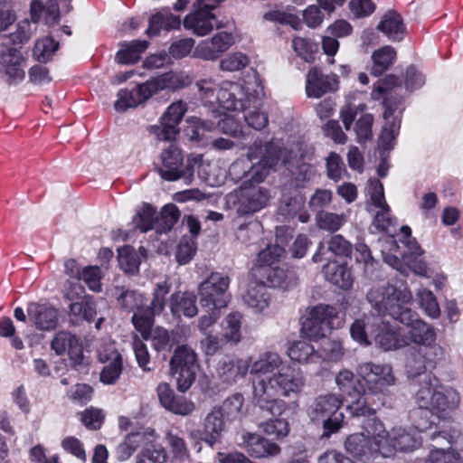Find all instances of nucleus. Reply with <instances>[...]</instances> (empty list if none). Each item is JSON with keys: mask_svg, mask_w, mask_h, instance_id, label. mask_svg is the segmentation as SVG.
Here are the masks:
<instances>
[{"mask_svg": "<svg viewBox=\"0 0 463 463\" xmlns=\"http://www.w3.org/2000/svg\"><path fill=\"white\" fill-rule=\"evenodd\" d=\"M250 364L252 379V401L273 415H281L288 404L279 397L297 398L305 386L301 372L284 366L282 356L273 351L260 353Z\"/></svg>", "mask_w": 463, "mask_h": 463, "instance_id": "f257e3e1", "label": "nucleus"}, {"mask_svg": "<svg viewBox=\"0 0 463 463\" xmlns=\"http://www.w3.org/2000/svg\"><path fill=\"white\" fill-rule=\"evenodd\" d=\"M367 298L376 308L387 310L391 317L407 327L402 335L406 346L411 344L420 346L436 342L435 328L408 307L412 300V295L406 285L386 283L374 287L367 293Z\"/></svg>", "mask_w": 463, "mask_h": 463, "instance_id": "f03ea898", "label": "nucleus"}, {"mask_svg": "<svg viewBox=\"0 0 463 463\" xmlns=\"http://www.w3.org/2000/svg\"><path fill=\"white\" fill-rule=\"evenodd\" d=\"M373 311L356 319L350 327L352 338L361 345H370L373 341L384 351L398 350L406 346L401 327L385 320L387 310H380L372 303Z\"/></svg>", "mask_w": 463, "mask_h": 463, "instance_id": "7ed1b4c3", "label": "nucleus"}, {"mask_svg": "<svg viewBox=\"0 0 463 463\" xmlns=\"http://www.w3.org/2000/svg\"><path fill=\"white\" fill-rule=\"evenodd\" d=\"M201 97L211 104L214 100L219 106L227 110L240 111L259 103L262 89L257 81L241 84L236 81H222L216 92L214 82L211 80H202L197 82Z\"/></svg>", "mask_w": 463, "mask_h": 463, "instance_id": "20e7f679", "label": "nucleus"}, {"mask_svg": "<svg viewBox=\"0 0 463 463\" xmlns=\"http://www.w3.org/2000/svg\"><path fill=\"white\" fill-rule=\"evenodd\" d=\"M414 400L420 410H428L440 420H449L459 406L460 395L457 390L442 386L434 374L427 373L420 382Z\"/></svg>", "mask_w": 463, "mask_h": 463, "instance_id": "39448f33", "label": "nucleus"}, {"mask_svg": "<svg viewBox=\"0 0 463 463\" xmlns=\"http://www.w3.org/2000/svg\"><path fill=\"white\" fill-rule=\"evenodd\" d=\"M191 82L188 75L183 72H165L154 77L132 90H120L114 107L117 111L123 112L130 108H137L146 103L151 97L162 90H176Z\"/></svg>", "mask_w": 463, "mask_h": 463, "instance_id": "423d86ee", "label": "nucleus"}, {"mask_svg": "<svg viewBox=\"0 0 463 463\" xmlns=\"http://www.w3.org/2000/svg\"><path fill=\"white\" fill-rule=\"evenodd\" d=\"M363 432L348 436L345 448L348 454L364 463L376 456L389 458L391 448L382 442L383 423L376 418H370L363 423Z\"/></svg>", "mask_w": 463, "mask_h": 463, "instance_id": "0eeeda50", "label": "nucleus"}, {"mask_svg": "<svg viewBox=\"0 0 463 463\" xmlns=\"http://www.w3.org/2000/svg\"><path fill=\"white\" fill-rule=\"evenodd\" d=\"M343 402L341 394L328 392L315 397L307 407L309 420L313 423L323 425L324 437L328 438L342 428L345 416L339 410Z\"/></svg>", "mask_w": 463, "mask_h": 463, "instance_id": "6e6552de", "label": "nucleus"}, {"mask_svg": "<svg viewBox=\"0 0 463 463\" xmlns=\"http://www.w3.org/2000/svg\"><path fill=\"white\" fill-rule=\"evenodd\" d=\"M230 278L220 272H212L198 286L199 303L205 310H221L230 302L228 288Z\"/></svg>", "mask_w": 463, "mask_h": 463, "instance_id": "1a4fd4ad", "label": "nucleus"}, {"mask_svg": "<svg viewBox=\"0 0 463 463\" xmlns=\"http://www.w3.org/2000/svg\"><path fill=\"white\" fill-rule=\"evenodd\" d=\"M192 161L188 159L184 164L182 149L176 145L171 144L160 153L156 170L165 181L173 182L184 178L187 184H190L194 176Z\"/></svg>", "mask_w": 463, "mask_h": 463, "instance_id": "9d476101", "label": "nucleus"}, {"mask_svg": "<svg viewBox=\"0 0 463 463\" xmlns=\"http://www.w3.org/2000/svg\"><path fill=\"white\" fill-rule=\"evenodd\" d=\"M356 372L361 391L372 395L384 393L395 382L392 369L388 364L364 363L358 365Z\"/></svg>", "mask_w": 463, "mask_h": 463, "instance_id": "9b49d317", "label": "nucleus"}, {"mask_svg": "<svg viewBox=\"0 0 463 463\" xmlns=\"http://www.w3.org/2000/svg\"><path fill=\"white\" fill-rule=\"evenodd\" d=\"M188 110V104L181 99L171 103L163 112L158 123L148 128V132L157 141H175L181 132L180 124Z\"/></svg>", "mask_w": 463, "mask_h": 463, "instance_id": "f8f14e48", "label": "nucleus"}, {"mask_svg": "<svg viewBox=\"0 0 463 463\" xmlns=\"http://www.w3.org/2000/svg\"><path fill=\"white\" fill-rule=\"evenodd\" d=\"M199 367L197 354L187 345L178 346L170 360L171 373L176 376L180 392H186L194 383Z\"/></svg>", "mask_w": 463, "mask_h": 463, "instance_id": "ddd939ff", "label": "nucleus"}, {"mask_svg": "<svg viewBox=\"0 0 463 463\" xmlns=\"http://www.w3.org/2000/svg\"><path fill=\"white\" fill-rule=\"evenodd\" d=\"M170 289L171 284L167 279L156 282L152 292L151 302L148 306H146L145 314H133L132 323L135 328L141 334L142 337H148L149 330L154 325V317L164 311L166 304V297Z\"/></svg>", "mask_w": 463, "mask_h": 463, "instance_id": "4468645a", "label": "nucleus"}, {"mask_svg": "<svg viewBox=\"0 0 463 463\" xmlns=\"http://www.w3.org/2000/svg\"><path fill=\"white\" fill-rule=\"evenodd\" d=\"M337 315L336 308L329 305L320 304L310 308L302 322V333L313 340L325 337L335 327Z\"/></svg>", "mask_w": 463, "mask_h": 463, "instance_id": "2eb2a0df", "label": "nucleus"}, {"mask_svg": "<svg viewBox=\"0 0 463 463\" xmlns=\"http://www.w3.org/2000/svg\"><path fill=\"white\" fill-rule=\"evenodd\" d=\"M279 162L278 156H265L257 163H249L246 159H237L230 166V175L236 179L245 178L247 184L262 183Z\"/></svg>", "mask_w": 463, "mask_h": 463, "instance_id": "dca6fc26", "label": "nucleus"}, {"mask_svg": "<svg viewBox=\"0 0 463 463\" xmlns=\"http://www.w3.org/2000/svg\"><path fill=\"white\" fill-rule=\"evenodd\" d=\"M213 5L206 4L205 0H196L194 4V11L184 19V27L197 36L203 37L209 34L214 27L221 28L216 16L213 14Z\"/></svg>", "mask_w": 463, "mask_h": 463, "instance_id": "f3484780", "label": "nucleus"}, {"mask_svg": "<svg viewBox=\"0 0 463 463\" xmlns=\"http://www.w3.org/2000/svg\"><path fill=\"white\" fill-rule=\"evenodd\" d=\"M365 105L361 104L356 109L347 106L342 109L340 116L346 130H350L352 124L355 121L354 131L356 135V141L363 144L373 137V117L372 114L364 113Z\"/></svg>", "mask_w": 463, "mask_h": 463, "instance_id": "a211bd4d", "label": "nucleus"}, {"mask_svg": "<svg viewBox=\"0 0 463 463\" xmlns=\"http://www.w3.org/2000/svg\"><path fill=\"white\" fill-rule=\"evenodd\" d=\"M84 292V288L79 283H75L65 293V297L73 301L69 307V315L75 322L83 320L91 322L97 316V307L93 298L91 296L81 297Z\"/></svg>", "mask_w": 463, "mask_h": 463, "instance_id": "6ab92c4d", "label": "nucleus"}, {"mask_svg": "<svg viewBox=\"0 0 463 463\" xmlns=\"http://www.w3.org/2000/svg\"><path fill=\"white\" fill-rule=\"evenodd\" d=\"M239 209L242 214H250L265 208L271 198L269 190L258 184L243 182L239 192Z\"/></svg>", "mask_w": 463, "mask_h": 463, "instance_id": "aec40b11", "label": "nucleus"}, {"mask_svg": "<svg viewBox=\"0 0 463 463\" xmlns=\"http://www.w3.org/2000/svg\"><path fill=\"white\" fill-rule=\"evenodd\" d=\"M235 43L232 33L221 32L203 40L194 48V55L205 61H214L229 50Z\"/></svg>", "mask_w": 463, "mask_h": 463, "instance_id": "412c9836", "label": "nucleus"}, {"mask_svg": "<svg viewBox=\"0 0 463 463\" xmlns=\"http://www.w3.org/2000/svg\"><path fill=\"white\" fill-rule=\"evenodd\" d=\"M382 442L391 448L390 457L396 451H409L417 449L420 445V437L412 432V430H407L402 427L392 428L390 431L383 426Z\"/></svg>", "mask_w": 463, "mask_h": 463, "instance_id": "4be33fe9", "label": "nucleus"}, {"mask_svg": "<svg viewBox=\"0 0 463 463\" xmlns=\"http://www.w3.org/2000/svg\"><path fill=\"white\" fill-rule=\"evenodd\" d=\"M241 440L240 446L255 458L275 457L281 452L278 444L257 433L245 431L241 433Z\"/></svg>", "mask_w": 463, "mask_h": 463, "instance_id": "5701e85b", "label": "nucleus"}, {"mask_svg": "<svg viewBox=\"0 0 463 463\" xmlns=\"http://www.w3.org/2000/svg\"><path fill=\"white\" fill-rule=\"evenodd\" d=\"M337 89L338 77L335 74L324 75L317 67L308 71L306 80V92L308 98L318 99Z\"/></svg>", "mask_w": 463, "mask_h": 463, "instance_id": "b1692460", "label": "nucleus"}, {"mask_svg": "<svg viewBox=\"0 0 463 463\" xmlns=\"http://www.w3.org/2000/svg\"><path fill=\"white\" fill-rule=\"evenodd\" d=\"M249 362L232 357H224L219 361L216 374L225 385H232L243 378L249 372Z\"/></svg>", "mask_w": 463, "mask_h": 463, "instance_id": "393cba45", "label": "nucleus"}, {"mask_svg": "<svg viewBox=\"0 0 463 463\" xmlns=\"http://www.w3.org/2000/svg\"><path fill=\"white\" fill-rule=\"evenodd\" d=\"M51 346L58 355L68 353L73 364H80L83 359L82 345L71 333L64 331L57 333L52 341Z\"/></svg>", "mask_w": 463, "mask_h": 463, "instance_id": "a878e982", "label": "nucleus"}, {"mask_svg": "<svg viewBox=\"0 0 463 463\" xmlns=\"http://www.w3.org/2000/svg\"><path fill=\"white\" fill-rule=\"evenodd\" d=\"M27 316L40 330L54 329L58 324V310L49 304L30 303Z\"/></svg>", "mask_w": 463, "mask_h": 463, "instance_id": "bb28decb", "label": "nucleus"}, {"mask_svg": "<svg viewBox=\"0 0 463 463\" xmlns=\"http://www.w3.org/2000/svg\"><path fill=\"white\" fill-rule=\"evenodd\" d=\"M384 107L385 110L383 116L386 123L380 136V146L388 150L392 147V143L400 129L402 109L398 106L392 108L386 99L384 100Z\"/></svg>", "mask_w": 463, "mask_h": 463, "instance_id": "cd10ccee", "label": "nucleus"}, {"mask_svg": "<svg viewBox=\"0 0 463 463\" xmlns=\"http://www.w3.org/2000/svg\"><path fill=\"white\" fill-rule=\"evenodd\" d=\"M305 197L300 193L294 195L284 194L280 200L278 213L285 220L298 217L301 222H307L309 214L305 209Z\"/></svg>", "mask_w": 463, "mask_h": 463, "instance_id": "c85d7f7f", "label": "nucleus"}, {"mask_svg": "<svg viewBox=\"0 0 463 463\" xmlns=\"http://www.w3.org/2000/svg\"><path fill=\"white\" fill-rule=\"evenodd\" d=\"M24 63L20 53L4 54L0 61V74L9 84H17L24 79Z\"/></svg>", "mask_w": 463, "mask_h": 463, "instance_id": "c756f323", "label": "nucleus"}, {"mask_svg": "<svg viewBox=\"0 0 463 463\" xmlns=\"http://www.w3.org/2000/svg\"><path fill=\"white\" fill-rule=\"evenodd\" d=\"M222 410L215 406L203 419V441L210 447H213L221 439L225 430V421Z\"/></svg>", "mask_w": 463, "mask_h": 463, "instance_id": "7c9ffc66", "label": "nucleus"}, {"mask_svg": "<svg viewBox=\"0 0 463 463\" xmlns=\"http://www.w3.org/2000/svg\"><path fill=\"white\" fill-rule=\"evenodd\" d=\"M244 303L260 313L266 309L270 303V294L262 283L250 282L242 297Z\"/></svg>", "mask_w": 463, "mask_h": 463, "instance_id": "2f4dec72", "label": "nucleus"}, {"mask_svg": "<svg viewBox=\"0 0 463 463\" xmlns=\"http://www.w3.org/2000/svg\"><path fill=\"white\" fill-rule=\"evenodd\" d=\"M377 29L394 42L402 40L406 33L402 15L393 10L383 14Z\"/></svg>", "mask_w": 463, "mask_h": 463, "instance_id": "473e14b6", "label": "nucleus"}, {"mask_svg": "<svg viewBox=\"0 0 463 463\" xmlns=\"http://www.w3.org/2000/svg\"><path fill=\"white\" fill-rule=\"evenodd\" d=\"M326 280L342 289H349L353 285V277L345 264L329 261L322 270Z\"/></svg>", "mask_w": 463, "mask_h": 463, "instance_id": "72a5a7b5", "label": "nucleus"}, {"mask_svg": "<svg viewBox=\"0 0 463 463\" xmlns=\"http://www.w3.org/2000/svg\"><path fill=\"white\" fill-rule=\"evenodd\" d=\"M170 310L174 316L194 317L198 313L196 298L191 292H175L170 297Z\"/></svg>", "mask_w": 463, "mask_h": 463, "instance_id": "f704fd0d", "label": "nucleus"}, {"mask_svg": "<svg viewBox=\"0 0 463 463\" xmlns=\"http://www.w3.org/2000/svg\"><path fill=\"white\" fill-rule=\"evenodd\" d=\"M254 276L260 278L263 285L274 288H288L290 285L288 275L279 265L263 266V268H255Z\"/></svg>", "mask_w": 463, "mask_h": 463, "instance_id": "c9c22d12", "label": "nucleus"}, {"mask_svg": "<svg viewBox=\"0 0 463 463\" xmlns=\"http://www.w3.org/2000/svg\"><path fill=\"white\" fill-rule=\"evenodd\" d=\"M51 2L52 0H50ZM55 2L54 5L51 4L48 8H45L43 3L41 0H32L30 4V15L31 19L34 24H37L43 15L44 14V19L46 24H54L58 23L60 19V9L58 5H60L63 12L68 13L64 7V3Z\"/></svg>", "mask_w": 463, "mask_h": 463, "instance_id": "e433bc0d", "label": "nucleus"}, {"mask_svg": "<svg viewBox=\"0 0 463 463\" xmlns=\"http://www.w3.org/2000/svg\"><path fill=\"white\" fill-rule=\"evenodd\" d=\"M243 316L240 312L229 313L222 323V339L226 343L237 345L241 340Z\"/></svg>", "mask_w": 463, "mask_h": 463, "instance_id": "4c0bfd02", "label": "nucleus"}, {"mask_svg": "<svg viewBox=\"0 0 463 463\" xmlns=\"http://www.w3.org/2000/svg\"><path fill=\"white\" fill-rule=\"evenodd\" d=\"M148 42L134 40L121 44L120 50L116 54V60L122 64H134L140 60L141 54L147 49Z\"/></svg>", "mask_w": 463, "mask_h": 463, "instance_id": "58836bf2", "label": "nucleus"}, {"mask_svg": "<svg viewBox=\"0 0 463 463\" xmlns=\"http://www.w3.org/2000/svg\"><path fill=\"white\" fill-rule=\"evenodd\" d=\"M289 358L300 364L317 363L320 355L315 347L306 341L295 342L288 350Z\"/></svg>", "mask_w": 463, "mask_h": 463, "instance_id": "ea45409f", "label": "nucleus"}, {"mask_svg": "<svg viewBox=\"0 0 463 463\" xmlns=\"http://www.w3.org/2000/svg\"><path fill=\"white\" fill-rule=\"evenodd\" d=\"M358 397L347 405V411L353 416L371 417L376 413L374 402L372 401L371 393L362 392L361 389L356 392Z\"/></svg>", "mask_w": 463, "mask_h": 463, "instance_id": "a19ab883", "label": "nucleus"}, {"mask_svg": "<svg viewBox=\"0 0 463 463\" xmlns=\"http://www.w3.org/2000/svg\"><path fill=\"white\" fill-rule=\"evenodd\" d=\"M118 302L120 307L128 311L145 314L146 298L137 290H123L118 297Z\"/></svg>", "mask_w": 463, "mask_h": 463, "instance_id": "79ce46f5", "label": "nucleus"}, {"mask_svg": "<svg viewBox=\"0 0 463 463\" xmlns=\"http://www.w3.org/2000/svg\"><path fill=\"white\" fill-rule=\"evenodd\" d=\"M396 52L391 46H384L373 53L372 74L382 75L394 61Z\"/></svg>", "mask_w": 463, "mask_h": 463, "instance_id": "37998d69", "label": "nucleus"}, {"mask_svg": "<svg viewBox=\"0 0 463 463\" xmlns=\"http://www.w3.org/2000/svg\"><path fill=\"white\" fill-rule=\"evenodd\" d=\"M348 221V214L321 212L317 215V226L325 231L335 232Z\"/></svg>", "mask_w": 463, "mask_h": 463, "instance_id": "c03bdc74", "label": "nucleus"}, {"mask_svg": "<svg viewBox=\"0 0 463 463\" xmlns=\"http://www.w3.org/2000/svg\"><path fill=\"white\" fill-rule=\"evenodd\" d=\"M244 398L241 393H234L226 398L221 406H218L222 410V417H225L228 420H235L240 419L243 412Z\"/></svg>", "mask_w": 463, "mask_h": 463, "instance_id": "a18cd8bd", "label": "nucleus"}, {"mask_svg": "<svg viewBox=\"0 0 463 463\" xmlns=\"http://www.w3.org/2000/svg\"><path fill=\"white\" fill-rule=\"evenodd\" d=\"M165 441L175 459L183 462L189 459V449L184 439L180 435L170 430L165 433Z\"/></svg>", "mask_w": 463, "mask_h": 463, "instance_id": "49530a36", "label": "nucleus"}, {"mask_svg": "<svg viewBox=\"0 0 463 463\" xmlns=\"http://www.w3.org/2000/svg\"><path fill=\"white\" fill-rule=\"evenodd\" d=\"M185 133L190 140L199 141L203 138L205 132H211L214 129V123L212 121H203L201 118L192 116L185 120Z\"/></svg>", "mask_w": 463, "mask_h": 463, "instance_id": "de8ad7c7", "label": "nucleus"}, {"mask_svg": "<svg viewBox=\"0 0 463 463\" xmlns=\"http://www.w3.org/2000/svg\"><path fill=\"white\" fill-rule=\"evenodd\" d=\"M58 48L59 43L51 36H46L37 40L33 54L37 61L46 62L52 59Z\"/></svg>", "mask_w": 463, "mask_h": 463, "instance_id": "09e8293b", "label": "nucleus"}, {"mask_svg": "<svg viewBox=\"0 0 463 463\" xmlns=\"http://www.w3.org/2000/svg\"><path fill=\"white\" fill-rule=\"evenodd\" d=\"M156 219V209L149 204H144L133 218V224L140 232H146L150 230H155Z\"/></svg>", "mask_w": 463, "mask_h": 463, "instance_id": "8fccbe9b", "label": "nucleus"}, {"mask_svg": "<svg viewBox=\"0 0 463 463\" xmlns=\"http://www.w3.org/2000/svg\"><path fill=\"white\" fill-rule=\"evenodd\" d=\"M118 260L119 267L126 273L135 274L138 271L140 259L130 246H125L118 250Z\"/></svg>", "mask_w": 463, "mask_h": 463, "instance_id": "3c124183", "label": "nucleus"}, {"mask_svg": "<svg viewBox=\"0 0 463 463\" xmlns=\"http://www.w3.org/2000/svg\"><path fill=\"white\" fill-rule=\"evenodd\" d=\"M420 307L430 318H438L440 316V308L434 294L427 288H420L417 292Z\"/></svg>", "mask_w": 463, "mask_h": 463, "instance_id": "603ef678", "label": "nucleus"}, {"mask_svg": "<svg viewBox=\"0 0 463 463\" xmlns=\"http://www.w3.org/2000/svg\"><path fill=\"white\" fill-rule=\"evenodd\" d=\"M285 255V250L279 244H269L262 250L258 256V266L256 268H263L267 265L275 266L279 264Z\"/></svg>", "mask_w": 463, "mask_h": 463, "instance_id": "864d4df0", "label": "nucleus"}, {"mask_svg": "<svg viewBox=\"0 0 463 463\" xmlns=\"http://www.w3.org/2000/svg\"><path fill=\"white\" fill-rule=\"evenodd\" d=\"M292 47L295 52L307 62H313L317 52L318 46L310 39L295 37L292 41Z\"/></svg>", "mask_w": 463, "mask_h": 463, "instance_id": "5fc2aeb1", "label": "nucleus"}, {"mask_svg": "<svg viewBox=\"0 0 463 463\" xmlns=\"http://www.w3.org/2000/svg\"><path fill=\"white\" fill-rule=\"evenodd\" d=\"M378 210L374 213L373 225L377 231L387 232L392 235L395 229V221L391 216L390 207L383 206L378 207Z\"/></svg>", "mask_w": 463, "mask_h": 463, "instance_id": "6e6d98bb", "label": "nucleus"}, {"mask_svg": "<svg viewBox=\"0 0 463 463\" xmlns=\"http://www.w3.org/2000/svg\"><path fill=\"white\" fill-rule=\"evenodd\" d=\"M335 382L342 394L350 396L360 390L358 379H355L354 373L347 369L341 370L335 375Z\"/></svg>", "mask_w": 463, "mask_h": 463, "instance_id": "4d7b16f0", "label": "nucleus"}, {"mask_svg": "<svg viewBox=\"0 0 463 463\" xmlns=\"http://www.w3.org/2000/svg\"><path fill=\"white\" fill-rule=\"evenodd\" d=\"M261 430L269 436L282 439L289 434V423L285 419H272L260 424Z\"/></svg>", "mask_w": 463, "mask_h": 463, "instance_id": "13d9d810", "label": "nucleus"}, {"mask_svg": "<svg viewBox=\"0 0 463 463\" xmlns=\"http://www.w3.org/2000/svg\"><path fill=\"white\" fill-rule=\"evenodd\" d=\"M418 350L430 368H434L436 364L444 358V349L441 345L436 344V342L424 344L419 346Z\"/></svg>", "mask_w": 463, "mask_h": 463, "instance_id": "bf43d9fd", "label": "nucleus"}, {"mask_svg": "<svg viewBox=\"0 0 463 463\" xmlns=\"http://www.w3.org/2000/svg\"><path fill=\"white\" fill-rule=\"evenodd\" d=\"M344 347L341 341L336 339H326L321 346L320 357L324 360L337 362L344 355Z\"/></svg>", "mask_w": 463, "mask_h": 463, "instance_id": "052dcab7", "label": "nucleus"}, {"mask_svg": "<svg viewBox=\"0 0 463 463\" xmlns=\"http://www.w3.org/2000/svg\"><path fill=\"white\" fill-rule=\"evenodd\" d=\"M250 60L241 52H233L220 61V69L225 71H237L248 66Z\"/></svg>", "mask_w": 463, "mask_h": 463, "instance_id": "680f3d73", "label": "nucleus"}, {"mask_svg": "<svg viewBox=\"0 0 463 463\" xmlns=\"http://www.w3.org/2000/svg\"><path fill=\"white\" fill-rule=\"evenodd\" d=\"M328 251L339 257H351L352 244L342 235L336 234L330 237L327 241Z\"/></svg>", "mask_w": 463, "mask_h": 463, "instance_id": "e2e57ef3", "label": "nucleus"}, {"mask_svg": "<svg viewBox=\"0 0 463 463\" xmlns=\"http://www.w3.org/2000/svg\"><path fill=\"white\" fill-rule=\"evenodd\" d=\"M316 175V169L308 164L300 165L293 173L291 185L295 188L305 187Z\"/></svg>", "mask_w": 463, "mask_h": 463, "instance_id": "0e129e2a", "label": "nucleus"}, {"mask_svg": "<svg viewBox=\"0 0 463 463\" xmlns=\"http://www.w3.org/2000/svg\"><path fill=\"white\" fill-rule=\"evenodd\" d=\"M80 279L85 282L90 290L94 292L101 291V271L99 267L88 266L82 269V272L79 280Z\"/></svg>", "mask_w": 463, "mask_h": 463, "instance_id": "69168bd1", "label": "nucleus"}, {"mask_svg": "<svg viewBox=\"0 0 463 463\" xmlns=\"http://www.w3.org/2000/svg\"><path fill=\"white\" fill-rule=\"evenodd\" d=\"M166 452L161 446H150L145 448L136 458V463H161L165 460Z\"/></svg>", "mask_w": 463, "mask_h": 463, "instance_id": "338daca9", "label": "nucleus"}, {"mask_svg": "<svg viewBox=\"0 0 463 463\" xmlns=\"http://www.w3.org/2000/svg\"><path fill=\"white\" fill-rule=\"evenodd\" d=\"M423 463H461L459 455L454 449H436L430 451Z\"/></svg>", "mask_w": 463, "mask_h": 463, "instance_id": "774afa93", "label": "nucleus"}]
</instances>
